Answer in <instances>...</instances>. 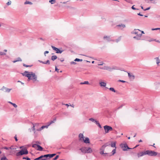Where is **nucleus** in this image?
<instances>
[{"mask_svg":"<svg viewBox=\"0 0 160 160\" xmlns=\"http://www.w3.org/2000/svg\"><path fill=\"white\" fill-rule=\"evenodd\" d=\"M23 76L28 78L29 80H32L33 82L36 81L37 80V76L35 73L32 72H28L27 71H25L23 73H22Z\"/></svg>","mask_w":160,"mask_h":160,"instance_id":"f257e3e1","label":"nucleus"},{"mask_svg":"<svg viewBox=\"0 0 160 160\" xmlns=\"http://www.w3.org/2000/svg\"><path fill=\"white\" fill-rule=\"evenodd\" d=\"M83 153H91L92 152V150L91 148L83 147L80 149Z\"/></svg>","mask_w":160,"mask_h":160,"instance_id":"f03ea898","label":"nucleus"},{"mask_svg":"<svg viewBox=\"0 0 160 160\" xmlns=\"http://www.w3.org/2000/svg\"><path fill=\"white\" fill-rule=\"evenodd\" d=\"M28 153V151L27 149L26 148H24L23 149H22L19 152H17L16 154V155L17 156H21L24 154L26 155Z\"/></svg>","mask_w":160,"mask_h":160,"instance_id":"7ed1b4c3","label":"nucleus"},{"mask_svg":"<svg viewBox=\"0 0 160 160\" xmlns=\"http://www.w3.org/2000/svg\"><path fill=\"white\" fill-rule=\"evenodd\" d=\"M146 152V155L151 156H156L158 154L157 152L151 150H147Z\"/></svg>","mask_w":160,"mask_h":160,"instance_id":"20e7f679","label":"nucleus"},{"mask_svg":"<svg viewBox=\"0 0 160 160\" xmlns=\"http://www.w3.org/2000/svg\"><path fill=\"white\" fill-rule=\"evenodd\" d=\"M104 128L105 133H108L109 132V131H112L113 130V129L111 127L107 125L104 126Z\"/></svg>","mask_w":160,"mask_h":160,"instance_id":"39448f33","label":"nucleus"},{"mask_svg":"<svg viewBox=\"0 0 160 160\" xmlns=\"http://www.w3.org/2000/svg\"><path fill=\"white\" fill-rule=\"evenodd\" d=\"M121 147L122 149V150L124 151L127 150L128 149H131V148H129L126 143L120 144Z\"/></svg>","mask_w":160,"mask_h":160,"instance_id":"423d86ee","label":"nucleus"},{"mask_svg":"<svg viewBox=\"0 0 160 160\" xmlns=\"http://www.w3.org/2000/svg\"><path fill=\"white\" fill-rule=\"evenodd\" d=\"M53 49L56 51V53H61L63 51V50H60L58 48H57L53 46H51Z\"/></svg>","mask_w":160,"mask_h":160,"instance_id":"0eeeda50","label":"nucleus"},{"mask_svg":"<svg viewBox=\"0 0 160 160\" xmlns=\"http://www.w3.org/2000/svg\"><path fill=\"white\" fill-rule=\"evenodd\" d=\"M56 154L55 153H53L52 154H48L43 155L44 158H49V159L55 156Z\"/></svg>","mask_w":160,"mask_h":160,"instance_id":"6e6552de","label":"nucleus"},{"mask_svg":"<svg viewBox=\"0 0 160 160\" xmlns=\"http://www.w3.org/2000/svg\"><path fill=\"white\" fill-rule=\"evenodd\" d=\"M105 149V148L104 147V146H102V147H101V148L100 149V153L101 154H103L104 156H105L106 155L108 154V153H104V152Z\"/></svg>","mask_w":160,"mask_h":160,"instance_id":"1a4fd4ad","label":"nucleus"},{"mask_svg":"<svg viewBox=\"0 0 160 160\" xmlns=\"http://www.w3.org/2000/svg\"><path fill=\"white\" fill-rule=\"evenodd\" d=\"M11 89H12L8 88L4 86H3L0 90H1L4 91L5 92H9Z\"/></svg>","mask_w":160,"mask_h":160,"instance_id":"9d476101","label":"nucleus"},{"mask_svg":"<svg viewBox=\"0 0 160 160\" xmlns=\"http://www.w3.org/2000/svg\"><path fill=\"white\" fill-rule=\"evenodd\" d=\"M48 160L49 158H45L43 155H42L39 157L36 158L34 159V160Z\"/></svg>","mask_w":160,"mask_h":160,"instance_id":"9b49d317","label":"nucleus"},{"mask_svg":"<svg viewBox=\"0 0 160 160\" xmlns=\"http://www.w3.org/2000/svg\"><path fill=\"white\" fill-rule=\"evenodd\" d=\"M146 151L144 152H140L138 153V158H139L140 157L144 155H146Z\"/></svg>","mask_w":160,"mask_h":160,"instance_id":"f8f14e48","label":"nucleus"},{"mask_svg":"<svg viewBox=\"0 0 160 160\" xmlns=\"http://www.w3.org/2000/svg\"><path fill=\"white\" fill-rule=\"evenodd\" d=\"M141 32V30L138 29H135L132 32V33L138 35L140 33V32Z\"/></svg>","mask_w":160,"mask_h":160,"instance_id":"ddd939ff","label":"nucleus"},{"mask_svg":"<svg viewBox=\"0 0 160 160\" xmlns=\"http://www.w3.org/2000/svg\"><path fill=\"white\" fill-rule=\"evenodd\" d=\"M142 35V33H139L136 35V36L134 37L133 38L138 40H140Z\"/></svg>","mask_w":160,"mask_h":160,"instance_id":"4468645a","label":"nucleus"},{"mask_svg":"<svg viewBox=\"0 0 160 160\" xmlns=\"http://www.w3.org/2000/svg\"><path fill=\"white\" fill-rule=\"evenodd\" d=\"M82 141H83L84 142L86 143H90L89 139L88 137L85 138V139H84V138Z\"/></svg>","mask_w":160,"mask_h":160,"instance_id":"2eb2a0df","label":"nucleus"},{"mask_svg":"<svg viewBox=\"0 0 160 160\" xmlns=\"http://www.w3.org/2000/svg\"><path fill=\"white\" fill-rule=\"evenodd\" d=\"M104 39L107 42H109L111 41L110 36H104L103 37Z\"/></svg>","mask_w":160,"mask_h":160,"instance_id":"dca6fc26","label":"nucleus"},{"mask_svg":"<svg viewBox=\"0 0 160 160\" xmlns=\"http://www.w3.org/2000/svg\"><path fill=\"white\" fill-rule=\"evenodd\" d=\"M78 137L79 138V140L80 141H82L83 139L84 138L83 134L81 133L79 134Z\"/></svg>","mask_w":160,"mask_h":160,"instance_id":"f3484780","label":"nucleus"},{"mask_svg":"<svg viewBox=\"0 0 160 160\" xmlns=\"http://www.w3.org/2000/svg\"><path fill=\"white\" fill-rule=\"evenodd\" d=\"M99 83L101 87H105L106 86V83L104 82H101Z\"/></svg>","mask_w":160,"mask_h":160,"instance_id":"a211bd4d","label":"nucleus"},{"mask_svg":"<svg viewBox=\"0 0 160 160\" xmlns=\"http://www.w3.org/2000/svg\"><path fill=\"white\" fill-rule=\"evenodd\" d=\"M39 62L44 64H50V61L49 60H47L46 62H43L39 60Z\"/></svg>","mask_w":160,"mask_h":160,"instance_id":"6ab92c4d","label":"nucleus"},{"mask_svg":"<svg viewBox=\"0 0 160 160\" xmlns=\"http://www.w3.org/2000/svg\"><path fill=\"white\" fill-rule=\"evenodd\" d=\"M147 41H148L150 42L153 41H155L157 42L160 43V41L159 40H157L156 39H153V38H151L150 39H147Z\"/></svg>","mask_w":160,"mask_h":160,"instance_id":"aec40b11","label":"nucleus"},{"mask_svg":"<svg viewBox=\"0 0 160 160\" xmlns=\"http://www.w3.org/2000/svg\"><path fill=\"white\" fill-rule=\"evenodd\" d=\"M128 76L131 79L133 80L135 78L134 76L133 75H132L130 74V73H128Z\"/></svg>","mask_w":160,"mask_h":160,"instance_id":"412c9836","label":"nucleus"},{"mask_svg":"<svg viewBox=\"0 0 160 160\" xmlns=\"http://www.w3.org/2000/svg\"><path fill=\"white\" fill-rule=\"evenodd\" d=\"M48 125H46V126H42L39 129H37V131H41L45 128H48Z\"/></svg>","mask_w":160,"mask_h":160,"instance_id":"4be33fe9","label":"nucleus"},{"mask_svg":"<svg viewBox=\"0 0 160 160\" xmlns=\"http://www.w3.org/2000/svg\"><path fill=\"white\" fill-rule=\"evenodd\" d=\"M115 68H112L111 67L107 66V68H106V70L109 71H111L113 69H115Z\"/></svg>","mask_w":160,"mask_h":160,"instance_id":"5701e85b","label":"nucleus"},{"mask_svg":"<svg viewBox=\"0 0 160 160\" xmlns=\"http://www.w3.org/2000/svg\"><path fill=\"white\" fill-rule=\"evenodd\" d=\"M117 27H120L121 29H122V28L125 27V25L123 24H121L117 25Z\"/></svg>","mask_w":160,"mask_h":160,"instance_id":"b1692460","label":"nucleus"},{"mask_svg":"<svg viewBox=\"0 0 160 160\" xmlns=\"http://www.w3.org/2000/svg\"><path fill=\"white\" fill-rule=\"evenodd\" d=\"M38 148L36 149L37 150L39 151H42L43 150V148L42 147H41L39 145H38L37 147Z\"/></svg>","mask_w":160,"mask_h":160,"instance_id":"393cba45","label":"nucleus"},{"mask_svg":"<svg viewBox=\"0 0 160 160\" xmlns=\"http://www.w3.org/2000/svg\"><path fill=\"white\" fill-rule=\"evenodd\" d=\"M56 121V118L54 119L52 121H51L50 122H48V126H49L52 123L54 122H55Z\"/></svg>","mask_w":160,"mask_h":160,"instance_id":"a878e982","label":"nucleus"},{"mask_svg":"<svg viewBox=\"0 0 160 160\" xmlns=\"http://www.w3.org/2000/svg\"><path fill=\"white\" fill-rule=\"evenodd\" d=\"M57 58V57L56 55H53L51 57V59L54 61Z\"/></svg>","mask_w":160,"mask_h":160,"instance_id":"bb28decb","label":"nucleus"},{"mask_svg":"<svg viewBox=\"0 0 160 160\" xmlns=\"http://www.w3.org/2000/svg\"><path fill=\"white\" fill-rule=\"evenodd\" d=\"M22 59H21V58H17V60H14L12 61V62H13V63H15L16 62H18V61H22Z\"/></svg>","mask_w":160,"mask_h":160,"instance_id":"cd10ccee","label":"nucleus"},{"mask_svg":"<svg viewBox=\"0 0 160 160\" xmlns=\"http://www.w3.org/2000/svg\"><path fill=\"white\" fill-rule=\"evenodd\" d=\"M111 146L112 147H114L116 148V142H112L111 145Z\"/></svg>","mask_w":160,"mask_h":160,"instance_id":"c85d7f7f","label":"nucleus"},{"mask_svg":"<svg viewBox=\"0 0 160 160\" xmlns=\"http://www.w3.org/2000/svg\"><path fill=\"white\" fill-rule=\"evenodd\" d=\"M155 59H156L157 64L158 65L160 62V60L158 57L156 58Z\"/></svg>","mask_w":160,"mask_h":160,"instance_id":"c756f323","label":"nucleus"},{"mask_svg":"<svg viewBox=\"0 0 160 160\" xmlns=\"http://www.w3.org/2000/svg\"><path fill=\"white\" fill-rule=\"evenodd\" d=\"M24 4H29L30 5H32V3L31 2L26 1V2H24Z\"/></svg>","mask_w":160,"mask_h":160,"instance_id":"7c9ffc66","label":"nucleus"},{"mask_svg":"<svg viewBox=\"0 0 160 160\" xmlns=\"http://www.w3.org/2000/svg\"><path fill=\"white\" fill-rule=\"evenodd\" d=\"M38 146V144H33L32 145V147L36 149H37V148Z\"/></svg>","mask_w":160,"mask_h":160,"instance_id":"2f4dec72","label":"nucleus"},{"mask_svg":"<svg viewBox=\"0 0 160 160\" xmlns=\"http://www.w3.org/2000/svg\"><path fill=\"white\" fill-rule=\"evenodd\" d=\"M89 84V83L88 81H84V82H81L80 83V84Z\"/></svg>","mask_w":160,"mask_h":160,"instance_id":"473e14b6","label":"nucleus"},{"mask_svg":"<svg viewBox=\"0 0 160 160\" xmlns=\"http://www.w3.org/2000/svg\"><path fill=\"white\" fill-rule=\"evenodd\" d=\"M74 61L75 62H82V60L81 59H80L78 58H76L74 60Z\"/></svg>","mask_w":160,"mask_h":160,"instance_id":"72a5a7b5","label":"nucleus"},{"mask_svg":"<svg viewBox=\"0 0 160 160\" xmlns=\"http://www.w3.org/2000/svg\"><path fill=\"white\" fill-rule=\"evenodd\" d=\"M109 89L110 90L114 92H116V91L113 88H109Z\"/></svg>","mask_w":160,"mask_h":160,"instance_id":"f704fd0d","label":"nucleus"},{"mask_svg":"<svg viewBox=\"0 0 160 160\" xmlns=\"http://www.w3.org/2000/svg\"><path fill=\"white\" fill-rule=\"evenodd\" d=\"M49 2H50L51 4H53L56 2V1L55 0H50Z\"/></svg>","mask_w":160,"mask_h":160,"instance_id":"c9c22d12","label":"nucleus"},{"mask_svg":"<svg viewBox=\"0 0 160 160\" xmlns=\"http://www.w3.org/2000/svg\"><path fill=\"white\" fill-rule=\"evenodd\" d=\"M89 120L93 122H95L96 120L95 119H93V118H90L89 119Z\"/></svg>","mask_w":160,"mask_h":160,"instance_id":"e433bc0d","label":"nucleus"},{"mask_svg":"<svg viewBox=\"0 0 160 160\" xmlns=\"http://www.w3.org/2000/svg\"><path fill=\"white\" fill-rule=\"evenodd\" d=\"M11 2L10 0H9L8 2L6 4L7 5L9 6L11 4Z\"/></svg>","mask_w":160,"mask_h":160,"instance_id":"4c0bfd02","label":"nucleus"},{"mask_svg":"<svg viewBox=\"0 0 160 160\" xmlns=\"http://www.w3.org/2000/svg\"><path fill=\"white\" fill-rule=\"evenodd\" d=\"M121 37H120L118 38V39H116L115 40V42H118L119 41L121 40Z\"/></svg>","mask_w":160,"mask_h":160,"instance_id":"58836bf2","label":"nucleus"},{"mask_svg":"<svg viewBox=\"0 0 160 160\" xmlns=\"http://www.w3.org/2000/svg\"><path fill=\"white\" fill-rule=\"evenodd\" d=\"M1 160H8V159L6 157H4L1 158Z\"/></svg>","mask_w":160,"mask_h":160,"instance_id":"ea45409f","label":"nucleus"},{"mask_svg":"<svg viewBox=\"0 0 160 160\" xmlns=\"http://www.w3.org/2000/svg\"><path fill=\"white\" fill-rule=\"evenodd\" d=\"M110 144H108V143H106L105 144H104V145H102L105 148L107 146H108Z\"/></svg>","mask_w":160,"mask_h":160,"instance_id":"a19ab883","label":"nucleus"},{"mask_svg":"<svg viewBox=\"0 0 160 160\" xmlns=\"http://www.w3.org/2000/svg\"><path fill=\"white\" fill-rule=\"evenodd\" d=\"M127 2L132 4V1L131 0H125Z\"/></svg>","mask_w":160,"mask_h":160,"instance_id":"79ce46f5","label":"nucleus"},{"mask_svg":"<svg viewBox=\"0 0 160 160\" xmlns=\"http://www.w3.org/2000/svg\"><path fill=\"white\" fill-rule=\"evenodd\" d=\"M6 54V53L4 52H0V55L1 56H3V55H5Z\"/></svg>","mask_w":160,"mask_h":160,"instance_id":"37998d69","label":"nucleus"},{"mask_svg":"<svg viewBox=\"0 0 160 160\" xmlns=\"http://www.w3.org/2000/svg\"><path fill=\"white\" fill-rule=\"evenodd\" d=\"M22 159H26L27 160H30V158L28 157H23L22 158Z\"/></svg>","mask_w":160,"mask_h":160,"instance_id":"c03bdc74","label":"nucleus"},{"mask_svg":"<svg viewBox=\"0 0 160 160\" xmlns=\"http://www.w3.org/2000/svg\"><path fill=\"white\" fill-rule=\"evenodd\" d=\"M23 65L24 66L26 67H31L32 66L31 65H27L24 63H23Z\"/></svg>","mask_w":160,"mask_h":160,"instance_id":"a18cd8bd","label":"nucleus"},{"mask_svg":"<svg viewBox=\"0 0 160 160\" xmlns=\"http://www.w3.org/2000/svg\"><path fill=\"white\" fill-rule=\"evenodd\" d=\"M59 156L58 155H57L54 158H53V160H56L58 158Z\"/></svg>","mask_w":160,"mask_h":160,"instance_id":"49530a36","label":"nucleus"},{"mask_svg":"<svg viewBox=\"0 0 160 160\" xmlns=\"http://www.w3.org/2000/svg\"><path fill=\"white\" fill-rule=\"evenodd\" d=\"M112 155H114L116 153V148L114 149L112 151Z\"/></svg>","mask_w":160,"mask_h":160,"instance_id":"de8ad7c7","label":"nucleus"},{"mask_svg":"<svg viewBox=\"0 0 160 160\" xmlns=\"http://www.w3.org/2000/svg\"><path fill=\"white\" fill-rule=\"evenodd\" d=\"M76 64V62L74 61H72L70 62L71 64H74L75 65Z\"/></svg>","mask_w":160,"mask_h":160,"instance_id":"09e8293b","label":"nucleus"},{"mask_svg":"<svg viewBox=\"0 0 160 160\" xmlns=\"http://www.w3.org/2000/svg\"><path fill=\"white\" fill-rule=\"evenodd\" d=\"M33 126L32 127V130L34 132V133L35 132V126L34 125V124H33Z\"/></svg>","mask_w":160,"mask_h":160,"instance_id":"8fccbe9b","label":"nucleus"},{"mask_svg":"<svg viewBox=\"0 0 160 160\" xmlns=\"http://www.w3.org/2000/svg\"><path fill=\"white\" fill-rule=\"evenodd\" d=\"M12 105L15 108H16L17 107V105L15 103H12Z\"/></svg>","mask_w":160,"mask_h":160,"instance_id":"3c124183","label":"nucleus"},{"mask_svg":"<svg viewBox=\"0 0 160 160\" xmlns=\"http://www.w3.org/2000/svg\"><path fill=\"white\" fill-rule=\"evenodd\" d=\"M108 66H104L101 68L102 69L106 70V68H107Z\"/></svg>","mask_w":160,"mask_h":160,"instance_id":"603ef678","label":"nucleus"},{"mask_svg":"<svg viewBox=\"0 0 160 160\" xmlns=\"http://www.w3.org/2000/svg\"><path fill=\"white\" fill-rule=\"evenodd\" d=\"M159 29H160V28H152V30H159Z\"/></svg>","mask_w":160,"mask_h":160,"instance_id":"864d4df0","label":"nucleus"},{"mask_svg":"<svg viewBox=\"0 0 160 160\" xmlns=\"http://www.w3.org/2000/svg\"><path fill=\"white\" fill-rule=\"evenodd\" d=\"M134 5H133V6H132V8H131L132 9H133V10H136V9L138 10V9H136V8H135L134 7Z\"/></svg>","mask_w":160,"mask_h":160,"instance_id":"5fc2aeb1","label":"nucleus"},{"mask_svg":"<svg viewBox=\"0 0 160 160\" xmlns=\"http://www.w3.org/2000/svg\"><path fill=\"white\" fill-rule=\"evenodd\" d=\"M49 53V52L48 51H46L44 52V54L45 56H46V54L48 53Z\"/></svg>","mask_w":160,"mask_h":160,"instance_id":"6e6d98bb","label":"nucleus"},{"mask_svg":"<svg viewBox=\"0 0 160 160\" xmlns=\"http://www.w3.org/2000/svg\"><path fill=\"white\" fill-rule=\"evenodd\" d=\"M55 71L57 72H59V69L57 68L56 66L55 67Z\"/></svg>","mask_w":160,"mask_h":160,"instance_id":"4d7b16f0","label":"nucleus"},{"mask_svg":"<svg viewBox=\"0 0 160 160\" xmlns=\"http://www.w3.org/2000/svg\"><path fill=\"white\" fill-rule=\"evenodd\" d=\"M150 7L148 8H146V9H144V10L145 11H146V10H149L150 9Z\"/></svg>","mask_w":160,"mask_h":160,"instance_id":"13d9d810","label":"nucleus"},{"mask_svg":"<svg viewBox=\"0 0 160 160\" xmlns=\"http://www.w3.org/2000/svg\"><path fill=\"white\" fill-rule=\"evenodd\" d=\"M14 138L16 140V141H18V139H17V137L16 136V135L14 137Z\"/></svg>","mask_w":160,"mask_h":160,"instance_id":"bf43d9fd","label":"nucleus"},{"mask_svg":"<svg viewBox=\"0 0 160 160\" xmlns=\"http://www.w3.org/2000/svg\"><path fill=\"white\" fill-rule=\"evenodd\" d=\"M97 125L100 128H102V127L101 125L99 123Z\"/></svg>","mask_w":160,"mask_h":160,"instance_id":"052dcab7","label":"nucleus"},{"mask_svg":"<svg viewBox=\"0 0 160 160\" xmlns=\"http://www.w3.org/2000/svg\"><path fill=\"white\" fill-rule=\"evenodd\" d=\"M3 148L4 149H6V150H8L9 149V148L5 147Z\"/></svg>","mask_w":160,"mask_h":160,"instance_id":"680f3d73","label":"nucleus"},{"mask_svg":"<svg viewBox=\"0 0 160 160\" xmlns=\"http://www.w3.org/2000/svg\"><path fill=\"white\" fill-rule=\"evenodd\" d=\"M119 82H123V83H124V82H126L124 81H123V80H119Z\"/></svg>","mask_w":160,"mask_h":160,"instance_id":"e2e57ef3","label":"nucleus"},{"mask_svg":"<svg viewBox=\"0 0 160 160\" xmlns=\"http://www.w3.org/2000/svg\"><path fill=\"white\" fill-rule=\"evenodd\" d=\"M95 123L97 124V125L98 124L99 122L98 121H97L96 120L95 122Z\"/></svg>","mask_w":160,"mask_h":160,"instance_id":"0e129e2a","label":"nucleus"},{"mask_svg":"<svg viewBox=\"0 0 160 160\" xmlns=\"http://www.w3.org/2000/svg\"><path fill=\"white\" fill-rule=\"evenodd\" d=\"M103 64V62H101L100 64H98V65H99V66H101V65H102Z\"/></svg>","mask_w":160,"mask_h":160,"instance_id":"69168bd1","label":"nucleus"},{"mask_svg":"<svg viewBox=\"0 0 160 160\" xmlns=\"http://www.w3.org/2000/svg\"><path fill=\"white\" fill-rule=\"evenodd\" d=\"M151 38H150V37H147L146 38V40L147 41V39H150Z\"/></svg>","mask_w":160,"mask_h":160,"instance_id":"338daca9","label":"nucleus"},{"mask_svg":"<svg viewBox=\"0 0 160 160\" xmlns=\"http://www.w3.org/2000/svg\"><path fill=\"white\" fill-rule=\"evenodd\" d=\"M138 15L139 16H143V15L141 14V13H138Z\"/></svg>","mask_w":160,"mask_h":160,"instance_id":"774afa93","label":"nucleus"}]
</instances>
